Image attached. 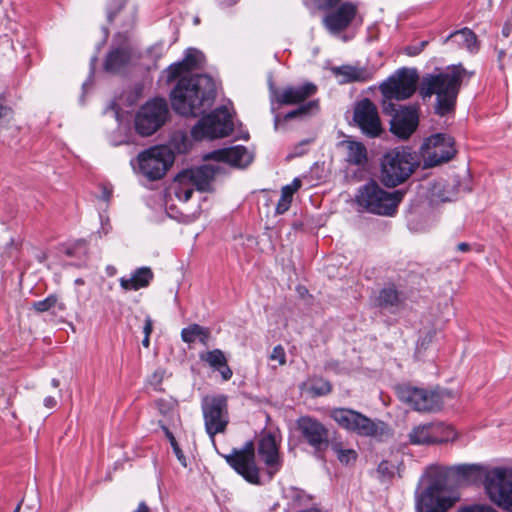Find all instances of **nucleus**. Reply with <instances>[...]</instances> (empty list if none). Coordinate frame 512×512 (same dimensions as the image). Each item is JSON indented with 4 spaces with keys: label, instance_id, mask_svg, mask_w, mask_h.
<instances>
[{
    "label": "nucleus",
    "instance_id": "nucleus-40",
    "mask_svg": "<svg viewBox=\"0 0 512 512\" xmlns=\"http://www.w3.org/2000/svg\"><path fill=\"white\" fill-rule=\"evenodd\" d=\"M332 385L323 378H315L312 380L309 391L313 396H324L331 392Z\"/></svg>",
    "mask_w": 512,
    "mask_h": 512
},
{
    "label": "nucleus",
    "instance_id": "nucleus-13",
    "mask_svg": "<svg viewBox=\"0 0 512 512\" xmlns=\"http://www.w3.org/2000/svg\"><path fill=\"white\" fill-rule=\"evenodd\" d=\"M383 111L392 114L393 117L390 121L391 132L400 139H408L417 129L419 124L418 107L416 105L399 106L392 102L383 103Z\"/></svg>",
    "mask_w": 512,
    "mask_h": 512
},
{
    "label": "nucleus",
    "instance_id": "nucleus-54",
    "mask_svg": "<svg viewBox=\"0 0 512 512\" xmlns=\"http://www.w3.org/2000/svg\"><path fill=\"white\" fill-rule=\"evenodd\" d=\"M457 250L460 252H468L470 250V245L466 242H461L457 245Z\"/></svg>",
    "mask_w": 512,
    "mask_h": 512
},
{
    "label": "nucleus",
    "instance_id": "nucleus-10",
    "mask_svg": "<svg viewBox=\"0 0 512 512\" xmlns=\"http://www.w3.org/2000/svg\"><path fill=\"white\" fill-rule=\"evenodd\" d=\"M458 495H445L441 480H433L421 493L416 494L417 512H447L457 501Z\"/></svg>",
    "mask_w": 512,
    "mask_h": 512
},
{
    "label": "nucleus",
    "instance_id": "nucleus-32",
    "mask_svg": "<svg viewBox=\"0 0 512 512\" xmlns=\"http://www.w3.org/2000/svg\"><path fill=\"white\" fill-rule=\"evenodd\" d=\"M33 309L39 313L52 311L57 314L66 310L65 303L57 294H50L45 299L33 303Z\"/></svg>",
    "mask_w": 512,
    "mask_h": 512
},
{
    "label": "nucleus",
    "instance_id": "nucleus-41",
    "mask_svg": "<svg viewBox=\"0 0 512 512\" xmlns=\"http://www.w3.org/2000/svg\"><path fill=\"white\" fill-rule=\"evenodd\" d=\"M288 190H290V187H282L281 189V196L276 205V214L278 215H281L288 211L291 205L293 195Z\"/></svg>",
    "mask_w": 512,
    "mask_h": 512
},
{
    "label": "nucleus",
    "instance_id": "nucleus-11",
    "mask_svg": "<svg viewBox=\"0 0 512 512\" xmlns=\"http://www.w3.org/2000/svg\"><path fill=\"white\" fill-rule=\"evenodd\" d=\"M168 106L164 99L156 98L148 101L137 112L135 117V129L142 136H150L155 133L166 121Z\"/></svg>",
    "mask_w": 512,
    "mask_h": 512
},
{
    "label": "nucleus",
    "instance_id": "nucleus-50",
    "mask_svg": "<svg viewBox=\"0 0 512 512\" xmlns=\"http://www.w3.org/2000/svg\"><path fill=\"white\" fill-rule=\"evenodd\" d=\"M285 187H290V192L292 195L301 187V181L298 178H295L291 184L286 185Z\"/></svg>",
    "mask_w": 512,
    "mask_h": 512
},
{
    "label": "nucleus",
    "instance_id": "nucleus-42",
    "mask_svg": "<svg viewBox=\"0 0 512 512\" xmlns=\"http://www.w3.org/2000/svg\"><path fill=\"white\" fill-rule=\"evenodd\" d=\"M162 428H163V430L165 432V435L168 438V440H169V442H170V444H171V446L173 448V451H174L176 457L178 458V460L180 462H182V464L184 466H186L185 457H184V455L182 453V450L180 449V447H179V445H178V443H177L173 433L166 426H163Z\"/></svg>",
    "mask_w": 512,
    "mask_h": 512
},
{
    "label": "nucleus",
    "instance_id": "nucleus-30",
    "mask_svg": "<svg viewBox=\"0 0 512 512\" xmlns=\"http://www.w3.org/2000/svg\"><path fill=\"white\" fill-rule=\"evenodd\" d=\"M347 156L346 160L349 164L356 166H364L367 161V149L361 142L347 141Z\"/></svg>",
    "mask_w": 512,
    "mask_h": 512
},
{
    "label": "nucleus",
    "instance_id": "nucleus-46",
    "mask_svg": "<svg viewBox=\"0 0 512 512\" xmlns=\"http://www.w3.org/2000/svg\"><path fill=\"white\" fill-rule=\"evenodd\" d=\"M113 3H115V5L117 6L116 9L114 10L113 9V5L111 4L110 7L108 8V20L110 22L113 21L114 17L116 16V14L118 13V11L121 10V8L124 6V4L126 3V0H112Z\"/></svg>",
    "mask_w": 512,
    "mask_h": 512
},
{
    "label": "nucleus",
    "instance_id": "nucleus-16",
    "mask_svg": "<svg viewBox=\"0 0 512 512\" xmlns=\"http://www.w3.org/2000/svg\"><path fill=\"white\" fill-rule=\"evenodd\" d=\"M353 121L361 132L369 138L379 137L383 131L378 109L368 98L355 104Z\"/></svg>",
    "mask_w": 512,
    "mask_h": 512
},
{
    "label": "nucleus",
    "instance_id": "nucleus-58",
    "mask_svg": "<svg viewBox=\"0 0 512 512\" xmlns=\"http://www.w3.org/2000/svg\"><path fill=\"white\" fill-rule=\"evenodd\" d=\"M75 283L78 284V285H81L84 283V281L81 279V278H78L75 280Z\"/></svg>",
    "mask_w": 512,
    "mask_h": 512
},
{
    "label": "nucleus",
    "instance_id": "nucleus-7",
    "mask_svg": "<svg viewBox=\"0 0 512 512\" xmlns=\"http://www.w3.org/2000/svg\"><path fill=\"white\" fill-rule=\"evenodd\" d=\"M233 130L231 115L225 106H221L204 116L192 128L193 139H217L228 136Z\"/></svg>",
    "mask_w": 512,
    "mask_h": 512
},
{
    "label": "nucleus",
    "instance_id": "nucleus-28",
    "mask_svg": "<svg viewBox=\"0 0 512 512\" xmlns=\"http://www.w3.org/2000/svg\"><path fill=\"white\" fill-rule=\"evenodd\" d=\"M431 429L438 428L431 427L430 423L414 427L409 433L410 443L414 445L436 444V441L441 440V438L437 436L435 430Z\"/></svg>",
    "mask_w": 512,
    "mask_h": 512
},
{
    "label": "nucleus",
    "instance_id": "nucleus-57",
    "mask_svg": "<svg viewBox=\"0 0 512 512\" xmlns=\"http://www.w3.org/2000/svg\"><path fill=\"white\" fill-rule=\"evenodd\" d=\"M439 197L441 198L442 201H451L453 195L439 194Z\"/></svg>",
    "mask_w": 512,
    "mask_h": 512
},
{
    "label": "nucleus",
    "instance_id": "nucleus-33",
    "mask_svg": "<svg viewBox=\"0 0 512 512\" xmlns=\"http://www.w3.org/2000/svg\"><path fill=\"white\" fill-rule=\"evenodd\" d=\"M378 306L382 308L396 307L401 303L398 290L394 285H389L380 290L377 297Z\"/></svg>",
    "mask_w": 512,
    "mask_h": 512
},
{
    "label": "nucleus",
    "instance_id": "nucleus-2",
    "mask_svg": "<svg viewBox=\"0 0 512 512\" xmlns=\"http://www.w3.org/2000/svg\"><path fill=\"white\" fill-rule=\"evenodd\" d=\"M474 72L466 70L461 64L448 66L438 74L424 76L420 84L423 97L437 96L435 111L445 116L454 111L457 96L463 83L468 82Z\"/></svg>",
    "mask_w": 512,
    "mask_h": 512
},
{
    "label": "nucleus",
    "instance_id": "nucleus-39",
    "mask_svg": "<svg viewBox=\"0 0 512 512\" xmlns=\"http://www.w3.org/2000/svg\"><path fill=\"white\" fill-rule=\"evenodd\" d=\"M332 449L342 464L348 465L357 459L358 455L354 449H344L340 443L333 444Z\"/></svg>",
    "mask_w": 512,
    "mask_h": 512
},
{
    "label": "nucleus",
    "instance_id": "nucleus-38",
    "mask_svg": "<svg viewBox=\"0 0 512 512\" xmlns=\"http://www.w3.org/2000/svg\"><path fill=\"white\" fill-rule=\"evenodd\" d=\"M186 178L184 175L178 177L179 184L175 190L176 197L183 202L189 201L194 191V188Z\"/></svg>",
    "mask_w": 512,
    "mask_h": 512
},
{
    "label": "nucleus",
    "instance_id": "nucleus-19",
    "mask_svg": "<svg viewBox=\"0 0 512 512\" xmlns=\"http://www.w3.org/2000/svg\"><path fill=\"white\" fill-rule=\"evenodd\" d=\"M316 92L317 86L311 82L301 86H287L281 90L271 87L272 101L280 105L304 104L306 99L312 97Z\"/></svg>",
    "mask_w": 512,
    "mask_h": 512
},
{
    "label": "nucleus",
    "instance_id": "nucleus-47",
    "mask_svg": "<svg viewBox=\"0 0 512 512\" xmlns=\"http://www.w3.org/2000/svg\"><path fill=\"white\" fill-rule=\"evenodd\" d=\"M340 0H312L319 9H327L338 4Z\"/></svg>",
    "mask_w": 512,
    "mask_h": 512
},
{
    "label": "nucleus",
    "instance_id": "nucleus-49",
    "mask_svg": "<svg viewBox=\"0 0 512 512\" xmlns=\"http://www.w3.org/2000/svg\"><path fill=\"white\" fill-rule=\"evenodd\" d=\"M112 196V189L107 186H102L101 199L105 202H109Z\"/></svg>",
    "mask_w": 512,
    "mask_h": 512
},
{
    "label": "nucleus",
    "instance_id": "nucleus-23",
    "mask_svg": "<svg viewBox=\"0 0 512 512\" xmlns=\"http://www.w3.org/2000/svg\"><path fill=\"white\" fill-rule=\"evenodd\" d=\"M200 359L206 362L212 369L221 374L223 381L231 379L233 372L228 366L227 359L220 349H213L200 354Z\"/></svg>",
    "mask_w": 512,
    "mask_h": 512
},
{
    "label": "nucleus",
    "instance_id": "nucleus-3",
    "mask_svg": "<svg viewBox=\"0 0 512 512\" xmlns=\"http://www.w3.org/2000/svg\"><path fill=\"white\" fill-rule=\"evenodd\" d=\"M419 165L418 157L409 148L396 147L381 159V181L387 187L404 183Z\"/></svg>",
    "mask_w": 512,
    "mask_h": 512
},
{
    "label": "nucleus",
    "instance_id": "nucleus-31",
    "mask_svg": "<svg viewBox=\"0 0 512 512\" xmlns=\"http://www.w3.org/2000/svg\"><path fill=\"white\" fill-rule=\"evenodd\" d=\"M349 431L360 436H376L378 434V426L370 418L358 412V417L352 421V427Z\"/></svg>",
    "mask_w": 512,
    "mask_h": 512
},
{
    "label": "nucleus",
    "instance_id": "nucleus-36",
    "mask_svg": "<svg viewBox=\"0 0 512 512\" xmlns=\"http://www.w3.org/2000/svg\"><path fill=\"white\" fill-rule=\"evenodd\" d=\"M319 109V102L318 100H311L304 104H301L298 108L286 113L284 115V120L289 121L294 118L303 117L308 115L313 110Z\"/></svg>",
    "mask_w": 512,
    "mask_h": 512
},
{
    "label": "nucleus",
    "instance_id": "nucleus-18",
    "mask_svg": "<svg viewBox=\"0 0 512 512\" xmlns=\"http://www.w3.org/2000/svg\"><path fill=\"white\" fill-rule=\"evenodd\" d=\"M258 455L265 464L269 480L281 469L283 460L279 453V442L272 432L264 433L258 442Z\"/></svg>",
    "mask_w": 512,
    "mask_h": 512
},
{
    "label": "nucleus",
    "instance_id": "nucleus-56",
    "mask_svg": "<svg viewBox=\"0 0 512 512\" xmlns=\"http://www.w3.org/2000/svg\"><path fill=\"white\" fill-rule=\"evenodd\" d=\"M142 345L145 347V348H148L149 345H150V336H147V335H144V338L142 340Z\"/></svg>",
    "mask_w": 512,
    "mask_h": 512
},
{
    "label": "nucleus",
    "instance_id": "nucleus-21",
    "mask_svg": "<svg viewBox=\"0 0 512 512\" xmlns=\"http://www.w3.org/2000/svg\"><path fill=\"white\" fill-rule=\"evenodd\" d=\"M204 159L225 162L236 167H246L252 162L253 156L246 147L237 145L214 150L205 155Z\"/></svg>",
    "mask_w": 512,
    "mask_h": 512
},
{
    "label": "nucleus",
    "instance_id": "nucleus-48",
    "mask_svg": "<svg viewBox=\"0 0 512 512\" xmlns=\"http://www.w3.org/2000/svg\"><path fill=\"white\" fill-rule=\"evenodd\" d=\"M153 331V320L150 316H146L144 320V335L150 336Z\"/></svg>",
    "mask_w": 512,
    "mask_h": 512
},
{
    "label": "nucleus",
    "instance_id": "nucleus-44",
    "mask_svg": "<svg viewBox=\"0 0 512 512\" xmlns=\"http://www.w3.org/2000/svg\"><path fill=\"white\" fill-rule=\"evenodd\" d=\"M427 44L428 41H421L418 45L407 46L405 48V53L409 56H416L424 50Z\"/></svg>",
    "mask_w": 512,
    "mask_h": 512
},
{
    "label": "nucleus",
    "instance_id": "nucleus-35",
    "mask_svg": "<svg viewBox=\"0 0 512 512\" xmlns=\"http://www.w3.org/2000/svg\"><path fill=\"white\" fill-rule=\"evenodd\" d=\"M396 472L400 475L399 467L388 460L381 461L377 467L378 478L383 483L391 481Z\"/></svg>",
    "mask_w": 512,
    "mask_h": 512
},
{
    "label": "nucleus",
    "instance_id": "nucleus-55",
    "mask_svg": "<svg viewBox=\"0 0 512 512\" xmlns=\"http://www.w3.org/2000/svg\"><path fill=\"white\" fill-rule=\"evenodd\" d=\"M110 229H111V226L109 224V219H106L105 223L102 222V231L106 235L109 233Z\"/></svg>",
    "mask_w": 512,
    "mask_h": 512
},
{
    "label": "nucleus",
    "instance_id": "nucleus-9",
    "mask_svg": "<svg viewBox=\"0 0 512 512\" xmlns=\"http://www.w3.org/2000/svg\"><path fill=\"white\" fill-rule=\"evenodd\" d=\"M223 458L248 483L262 485L260 470L255 462V449L251 441L245 443L241 449L234 448L230 454Z\"/></svg>",
    "mask_w": 512,
    "mask_h": 512
},
{
    "label": "nucleus",
    "instance_id": "nucleus-8",
    "mask_svg": "<svg viewBox=\"0 0 512 512\" xmlns=\"http://www.w3.org/2000/svg\"><path fill=\"white\" fill-rule=\"evenodd\" d=\"M295 427L300 441L313 449L314 456L322 458L330 444L329 429L320 420L309 415L300 416Z\"/></svg>",
    "mask_w": 512,
    "mask_h": 512
},
{
    "label": "nucleus",
    "instance_id": "nucleus-1",
    "mask_svg": "<svg viewBox=\"0 0 512 512\" xmlns=\"http://www.w3.org/2000/svg\"><path fill=\"white\" fill-rule=\"evenodd\" d=\"M204 55L195 48H188L184 58L167 69V80L179 78L170 94L172 109L182 116H198L208 110L216 97L214 80L206 74H185L202 67Z\"/></svg>",
    "mask_w": 512,
    "mask_h": 512
},
{
    "label": "nucleus",
    "instance_id": "nucleus-17",
    "mask_svg": "<svg viewBox=\"0 0 512 512\" xmlns=\"http://www.w3.org/2000/svg\"><path fill=\"white\" fill-rule=\"evenodd\" d=\"M401 400L420 412H434L443 405V397L438 391L417 387H405L400 390Z\"/></svg>",
    "mask_w": 512,
    "mask_h": 512
},
{
    "label": "nucleus",
    "instance_id": "nucleus-52",
    "mask_svg": "<svg viewBox=\"0 0 512 512\" xmlns=\"http://www.w3.org/2000/svg\"><path fill=\"white\" fill-rule=\"evenodd\" d=\"M57 404V401L54 397L52 396H47L45 399H44V405L45 407L47 408H54Z\"/></svg>",
    "mask_w": 512,
    "mask_h": 512
},
{
    "label": "nucleus",
    "instance_id": "nucleus-29",
    "mask_svg": "<svg viewBox=\"0 0 512 512\" xmlns=\"http://www.w3.org/2000/svg\"><path fill=\"white\" fill-rule=\"evenodd\" d=\"M181 338L183 342L191 344L197 339L204 345H207L210 338V330L198 324H191L181 331Z\"/></svg>",
    "mask_w": 512,
    "mask_h": 512
},
{
    "label": "nucleus",
    "instance_id": "nucleus-34",
    "mask_svg": "<svg viewBox=\"0 0 512 512\" xmlns=\"http://www.w3.org/2000/svg\"><path fill=\"white\" fill-rule=\"evenodd\" d=\"M330 417L341 428L348 430L352 427V421L358 417V411L348 408H334L330 411Z\"/></svg>",
    "mask_w": 512,
    "mask_h": 512
},
{
    "label": "nucleus",
    "instance_id": "nucleus-6",
    "mask_svg": "<svg viewBox=\"0 0 512 512\" xmlns=\"http://www.w3.org/2000/svg\"><path fill=\"white\" fill-rule=\"evenodd\" d=\"M489 499L500 508L512 512V468L496 467L485 477Z\"/></svg>",
    "mask_w": 512,
    "mask_h": 512
},
{
    "label": "nucleus",
    "instance_id": "nucleus-61",
    "mask_svg": "<svg viewBox=\"0 0 512 512\" xmlns=\"http://www.w3.org/2000/svg\"><path fill=\"white\" fill-rule=\"evenodd\" d=\"M194 22H195V23H199V19H198V18H196V19L194 20Z\"/></svg>",
    "mask_w": 512,
    "mask_h": 512
},
{
    "label": "nucleus",
    "instance_id": "nucleus-37",
    "mask_svg": "<svg viewBox=\"0 0 512 512\" xmlns=\"http://www.w3.org/2000/svg\"><path fill=\"white\" fill-rule=\"evenodd\" d=\"M430 426L438 428L434 429V432L439 438H441V440L436 441V444L445 443L456 439L457 434L452 426L443 423H430Z\"/></svg>",
    "mask_w": 512,
    "mask_h": 512
},
{
    "label": "nucleus",
    "instance_id": "nucleus-60",
    "mask_svg": "<svg viewBox=\"0 0 512 512\" xmlns=\"http://www.w3.org/2000/svg\"><path fill=\"white\" fill-rule=\"evenodd\" d=\"M20 509H21V503H19L16 508L14 509L13 512H20Z\"/></svg>",
    "mask_w": 512,
    "mask_h": 512
},
{
    "label": "nucleus",
    "instance_id": "nucleus-4",
    "mask_svg": "<svg viewBox=\"0 0 512 512\" xmlns=\"http://www.w3.org/2000/svg\"><path fill=\"white\" fill-rule=\"evenodd\" d=\"M403 196L404 193L399 190L387 192L377 182L372 180L359 188L356 202L370 213L393 216Z\"/></svg>",
    "mask_w": 512,
    "mask_h": 512
},
{
    "label": "nucleus",
    "instance_id": "nucleus-5",
    "mask_svg": "<svg viewBox=\"0 0 512 512\" xmlns=\"http://www.w3.org/2000/svg\"><path fill=\"white\" fill-rule=\"evenodd\" d=\"M201 409L205 430L215 444L216 434L224 433L229 424L228 398L223 394L205 396Z\"/></svg>",
    "mask_w": 512,
    "mask_h": 512
},
{
    "label": "nucleus",
    "instance_id": "nucleus-12",
    "mask_svg": "<svg viewBox=\"0 0 512 512\" xmlns=\"http://www.w3.org/2000/svg\"><path fill=\"white\" fill-rule=\"evenodd\" d=\"M174 156L165 146H154L138 156L139 169L149 180L161 179L173 163Z\"/></svg>",
    "mask_w": 512,
    "mask_h": 512
},
{
    "label": "nucleus",
    "instance_id": "nucleus-24",
    "mask_svg": "<svg viewBox=\"0 0 512 512\" xmlns=\"http://www.w3.org/2000/svg\"><path fill=\"white\" fill-rule=\"evenodd\" d=\"M335 76L341 77L340 83L366 82L372 78L371 72L366 67L342 65L332 68Z\"/></svg>",
    "mask_w": 512,
    "mask_h": 512
},
{
    "label": "nucleus",
    "instance_id": "nucleus-51",
    "mask_svg": "<svg viewBox=\"0 0 512 512\" xmlns=\"http://www.w3.org/2000/svg\"><path fill=\"white\" fill-rule=\"evenodd\" d=\"M239 0H217L218 5L221 8H227L235 5Z\"/></svg>",
    "mask_w": 512,
    "mask_h": 512
},
{
    "label": "nucleus",
    "instance_id": "nucleus-27",
    "mask_svg": "<svg viewBox=\"0 0 512 512\" xmlns=\"http://www.w3.org/2000/svg\"><path fill=\"white\" fill-rule=\"evenodd\" d=\"M449 41L456 43L459 48H466L473 52L477 50V37L476 34L469 28L465 27L460 30L450 33L444 40L443 44Z\"/></svg>",
    "mask_w": 512,
    "mask_h": 512
},
{
    "label": "nucleus",
    "instance_id": "nucleus-43",
    "mask_svg": "<svg viewBox=\"0 0 512 512\" xmlns=\"http://www.w3.org/2000/svg\"><path fill=\"white\" fill-rule=\"evenodd\" d=\"M270 359L273 361H277L281 366L285 365L286 353L282 345H277L273 348L272 353L270 355Z\"/></svg>",
    "mask_w": 512,
    "mask_h": 512
},
{
    "label": "nucleus",
    "instance_id": "nucleus-20",
    "mask_svg": "<svg viewBox=\"0 0 512 512\" xmlns=\"http://www.w3.org/2000/svg\"><path fill=\"white\" fill-rule=\"evenodd\" d=\"M357 13V6L344 2L324 18L325 27L331 34H338L350 26Z\"/></svg>",
    "mask_w": 512,
    "mask_h": 512
},
{
    "label": "nucleus",
    "instance_id": "nucleus-45",
    "mask_svg": "<svg viewBox=\"0 0 512 512\" xmlns=\"http://www.w3.org/2000/svg\"><path fill=\"white\" fill-rule=\"evenodd\" d=\"M458 512H497V511L487 505H472V506L465 507V508L459 510Z\"/></svg>",
    "mask_w": 512,
    "mask_h": 512
},
{
    "label": "nucleus",
    "instance_id": "nucleus-15",
    "mask_svg": "<svg viewBox=\"0 0 512 512\" xmlns=\"http://www.w3.org/2000/svg\"><path fill=\"white\" fill-rule=\"evenodd\" d=\"M417 75L407 69H400L396 75L389 77L380 90L386 104L392 100H405L416 91Z\"/></svg>",
    "mask_w": 512,
    "mask_h": 512
},
{
    "label": "nucleus",
    "instance_id": "nucleus-25",
    "mask_svg": "<svg viewBox=\"0 0 512 512\" xmlns=\"http://www.w3.org/2000/svg\"><path fill=\"white\" fill-rule=\"evenodd\" d=\"M153 279V272L149 267L138 268L130 278L122 277L120 286L124 290H139L147 287Z\"/></svg>",
    "mask_w": 512,
    "mask_h": 512
},
{
    "label": "nucleus",
    "instance_id": "nucleus-53",
    "mask_svg": "<svg viewBox=\"0 0 512 512\" xmlns=\"http://www.w3.org/2000/svg\"><path fill=\"white\" fill-rule=\"evenodd\" d=\"M133 512H151L150 508L146 505L145 502H140L137 509Z\"/></svg>",
    "mask_w": 512,
    "mask_h": 512
},
{
    "label": "nucleus",
    "instance_id": "nucleus-22",
    "mask_svg": "<svg viewBox=\"0 0 512 512\" xmlns=\"http://www.w3.org/2000/svg\"><path fill=\"white\" fill-rule=\"evenodd\" d=\"M217 170L218 167L214 165H203L200 168L190 170L183 175L187 177L186 179L193 188L195 187L199 191H207Z\"/></svg>",
    "mask_w": 512,
    "mask_h": 512
},
{
    "label": "nucleus",
    "instance_id": "nucleus-59",
    "mask_svg": "<svg viewBox=\"0 0 512 512\" xmlns=\"http://www.w3.org/2000/svg\"><path fill=\"white\" fill-rule=\"evenodd\" d=\"M52 384H53V386H54V387H58L59 382H58V380L53 379V380H52Z\"/></svg>",
    "mask_w": 512,
    "mask_h": 512
},
{
    "label": "nucleus",
    "instance_id": "nucleus-26",
    "mask_svg": "<svg viewBox=\"0 0 512 512\" xmlns=\"http://www.w3.org/2000/svg\"><path fill=\"white\" fill-rule=\"evenodd\" d=\"M131 59L130 50L126 47L112 49L106 56L104 68L108 72H118L124 68Z\"/></svg>",
    "mask_w": 512,
    "mask_h": 512
},
{
    "label": "nucleus",
    "instance_id": "nucleus-14",
    "mask_svg": "<svg viewBox=\"0 0 512 512\" xmlns=\"http://www.w3.org/2000/svg\"><path fill=\"white\" fill-rule=\"evenodd\" d=\"M425 167H434L448 162L456 153L454 139L448 134L437 133L426 139L422 145Z\"/></svg>",
    "mask_w": 512,
    "mask_h": 512
}]
</instances>
